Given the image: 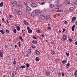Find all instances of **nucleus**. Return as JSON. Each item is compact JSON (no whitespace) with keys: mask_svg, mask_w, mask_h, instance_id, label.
<instances>
[{"mask_svg":"<svg viewBox=\"0 0 77 77\" xmlns=\"http://www.w3.org/2000/svg\"><path fill=\"white\" fill-rule=\"evenodd\" d=\"M27 57H29V55L28 54H27Z\"/></svg>","mask_w":77,"mask_h":77,"instance_id":"13d9d810","label":"nucleus"},{"mask_svg":"<svg viewBox=\"0 0 77 77\" xmlns=\"http://www.w3.org/2000/svg\"><path fill=\"white\" fill-rule=\"evenodd\" d=\"M40 18L41 20H44L45 19V14H42L40 17Z\"/></svg>","mask_w":77,"mask_h":77,"instance_id":"f03ea898","label":"nucleus"},{"mask_svg":"<svg viewBox=\"0 0 77 77\" xmlns=\"http://www.w3.org/2000/svg\"><path fill=\"white\" fill-rule=\"evenodd\" d=\"M26 11H28V12H29V11H31L30 8V7L29 6L26 7Z\"/></svg>","mask_w":77,"mask_h":77,"instance_id":"7ed1b4c3","label":"nucleus"},{"mask_svg":"<svg viewBox=\"0 0 77 77\" xmlns=\"http://www.w3.org/2000/svg\"><path fill=\"white\" fill-rule=\"evenodd\" d=\"M20 3H21V2H20V1H19L18 2V6H20Z\"/></svg>","mask_w":77,"mask_h":77,"instance_id":"c9c22d12","label":"nucleus"},{"mask_svg":"<svg viewBox=\"0 0 77 77\" xmlns=\"http://www.w3.org/2000/svg\"><path fill=\"white\" fill-rule=\"evenodd\" d=\"M24 4L26 5V6H27V2H24Z\"/></svg>","mask_w":77,"mask_h":77,"instance_id":"864d4df0","label":"nucleus"},{"mask_svg":"<svg viewBox=\"0 0 77 77\" xmlns=\"http://www.w3.org/2000/svg\"><path fill=\"white\" fill-rule=\"evenodd\" d=\"M21 68H22V69L23 68H25L26 66H20Z\"/></svg>","mask_w":77,"mask_h":77,"instance_id":"393cba45","label":"nucleus"},{"mask_svg":"<svg viewBox=\"0 0 77 77\" xmlns=\"http://www.w3.org/2000/svg\"><path fill=\"white\" fill-rule=\"evenodd\" d=\"M27 29L29 33H32V29H30V28L29 27L27 26Z\"/></svg>","mask_w":77,"mask_h":77,"instance_id":"f257e3e1","label":"nucleus"},{"mask_svg":"<svg viewBox=\"0 0 77 77\" xmlns=\"http://www.w3.org/2000/svg\"><path fill=\"white\" fill-rule=\"evenodd\" d=\"M46 75H48V76H49L50 75V72L48 71H47L46 72Z\"/></svg>","mask_w":77,"mask_h":77,"instance_id":"ddd939ff","label":"nucleus"},{"mask_svg":"<svg viewBox=\"0 0 77 77\" xmlns=\"http://www.w3.org/2000/svg\"><path fill=\"white\" fill-rule=\"evenodd\" d=\"M14 11L15 13L16 14H17V13H18V10H17L16 9H15V8L14 9Z\"/></svg>","mask_w":77,"mask_h":77,"instance_id":"412c9836","label":"nucleus"},{"mask_svg":"<svg viewBox=\"0 0 77 77\" xmlns=\"http://www.w3.org/2000/svg\"><path fill=\"white\" fill-rule=\"evenodd\" d=\"M58 32H59V33H60V32H61V31L59 30V31Z\"/></svg>","mask_w":77,"mask_h":77,"instance_id":"774afa93","label":"nucleus"},{"mask_svg":"<svg viewBox=\"0 0 77 77\" xmlns=\"http://www.w3.org/2000/svg\"><path fill=\"white\" fill-rule=\"evenodd\" d=\"M44 3H45V2H42L41 3V4L42 5H44Z\"/></svg>","mask_w":77,"mask_h":77,"instance_id":"6e6d98bb","label":"nucleus"},{"mask_svg":"<svg viewBox=\"0 0 77 77\" xmlns=\"http://www.w3.org/2000/svg\"><path fill=\"white\" fill-rule=\"evenodd\" d=\"M75 45H77V41H76L75 42Z\"/></svg>","mask_w":77,"mask_h":77,"instance_id":"bf43d9fd","label":"nucleus"},{"mask_svg":"<svg viewBox=\"0 0 77 77\" xmlns=\"http://www.w3.org/2000/svg\"><path fill=\"white\" fill-rule=\"evenodd\" d=\"M30 2V0H27V3H29Z\"/></svg>","mask_w":77,"mask_h":77,"instance_id":"09e8293b","label":"nucleus"},{"mask_svg":"<svg viewBox=\"0 0 77 77\" xmlns=\"http://www.w3.org/2000/svg\"><path fill=\"white\" fill-rule=\"evenodd\" d=\"M66 4H67V5H68L69 4H70V2L68 1V2H67L66 3Z\"/></svg>","mask_w":77,"mask_h":77,"instance_id":"58836bf2","label":"nucleus"},{"mask_svg":"<svg viewBox=\"0 0 77 77\" xmlns=\"http://www.w3.org/2000/svg\"><path fill=\"white\" fill-rule=\"evenodd\" d=\"M3 57V52L0 51V57Z\"/></svg>","mask_w":77,"mask_h":77,"instance_id":"0eeeda50","label":"nucleus"},{"mask_svg":"<svg viewBox=\"0 0 77 77\" xmlns=\"http://www.w3.org/2000/svg\"><path fill=\"white\" fill-rule=\"evenodd\" d=\"M73 9H74V8L72 7H70L69 8V10H70V11H72Z\"/></svg>","mask_w":77,"mask_h":77,"instance_id":"c85d7f7f","label":"nucleus"},{"mask_svg":"<svg viewBox=\"0 0 77 77\" xmlns=\"http://www.w3.org/2000/svg\"><path fill=\"white\" fill-rule=\"evenodd\" d=\"M46 18L47 20H48L49 18H50V17L49 16V15H47L46 16Z\"/></svg>","mask_w":77,"mask_h":77,"instance_id":"a878e982","label":"nucleus"},{"mask_svg":"<svg viewBox=\"0 0 77 77\" xmlns=\"http://www.w3.org/2000/svg\"><path fill=\"white\" fill-rule=\"evenodd\" d=\"M66 54L67 57L69 56V53H68V52L66 53Z\"/></svg>","mask_w":77,"mask_h":77,"instance_id":"473e14b6","label":"nucleus"},{"mask_svg":"<svg viewBox=\"0 0 77 77\" xmlns=\"http://www.w3.org/2000/svg\"><path fill=\"white\" fill-rule=\"evenodd\" d=\"M17 2L16 1H14L13 2V3H12V5H13L14 6H15L16 5H17Z\"/></svg>","mask_w":77,"mask_h":77,"instance_id":"20e7f679","label":"nucleus"},{"mask_svg":"<svg viewBox=\"0 0 77 77\" xmlns=\"http://www.w3.org/2000/svg\"><path fill=\"white\" fill-rule=\"evenodd\" d=\"M21 43V42H19L18 44L19 45V47H20V46H21V44H20V43Z\"/></svg>","mask_w":77,"mask_h":77,"instance_id":"4c0bfd02","label":"nucleus"},{"mask_svg":"<svg viewBox=\"0 0 77 77\" xmlns=\"http://www.w3.org/2000/svg\"><path fill=\"white\" fill-rule=\"evenodd\" d=\"M63 38L64 40H66V36L64 35L63 37Z\"/></svg>","mask_w":77,"mask_h":77,"instance_id":"aec40b11","label":"nucleus"},{"mask_svg":"<svg viewBox=\"0 0 77 77\" xmlns=\"http://www.w3.org/2000/svg\"><path fill=\"white\" fill-rule=\"evenodd\" d=\"M3 6V2H2L0 3V6L2 7V6Z\"/></svg>","mask_w":77,"mask_h":77,"instance_id":"bb28decb","label":"nucleus"},{"mask_svg":"<svg viewBox=\"0 0 77 77\" xmlns=\"http://www.w3.org/2000/svg\"><path fill=\"white\" fill-rule=\"evenodd\" d=\"M14 47L15 48H17V45H14Z\"/></svg>","mask_w":77,"mask_h":77,"instance_id":"e2e57ef3","label":"nucleus"},{"mask_svg":"<svg viewBox=\"0 0 77 77\" xmlns=\"http://www.w3.org/2000/svg\"><path fill=\"white\" fill-rule=\"evenodd\" d=\"M35 60L37 61V62H38L39 60V58L38 57H37L35 58Z\"/></svg>","mask_w":77,"mask_h":77,"instance_id":"b1692460","label":"nucleus"},{"mask_svg":"<svg viewBox=\"0 0 77 77\" xmlns=\"http://www.w3.org/2000/svg\"><path fill=\"white\" fill-rule=\"evenodd\" d=\"M50 6L51 8H53V7H54V5L53 4H51Z\"/></svg>","mask_w":77,"mask_h":77,"instance_id":"f704fd0d","label":"nucleus"},{"mask_svg":"<svg viewBox=\"0 0 77 77\" xmlns=\"http://www.w3.org/2000/svg\"><path fill=\"white\" fill-rule=\"evenodd\" d=\"M74 4L75 5H77V1H75V2Z\"/></svg>","mask_w":77,"mask_h":77,"instance_id":"ea45409f","label":"nucleus"},{"mask_svg":"<svg viewBox=\"0 0 77 77\" xmlns=\"http://www.w3.org/2000/svg\"><path fill=\"white\" fill-rule=\"evenodd\" d=\"M5 31L7 33H9V31L8 29H6Z\"/></svg>","mask_w":77,"mask_h":77,"instance_id":"49530a36","label":"nucleus"},{"mask_svg":"<svg viewBox=\"0 0 77 77\" xmlns=\"http://www.w3.org/2000/svg\"><path fill=\"white\" fill-rule=\"evenodd\" d=\"M56 11L57 12H59V8H57L56 9Z\"/></svg>","mask_w":77,"mask_h":77,"instance_id":"2f4dec72","label":"nucleus"},{"mask_svg":"<svg viewBox=\"0 0 77 77\" xmlns=\"http://www.w3.org/2000/svg\"><path fill=\"white\" fill-rule=\"evenodd\" d=\"M35 52L36 54H38V55H39V54H41V53L40 52L38 51V50H36L35 51Z\"/></svg>","mask_w":77,"mask_h":77,"instance_id":"39448f33","label":"nucleus"},{"mask_svg":"<svg viewBox=\"0 0 77 77\" xmlns=\"http://www.w3.org/2000/svg\"><path fill=\"white\" fill-rule=\"evenodd\" d=\"M32 6L33 7H36L37 6V4H35V3H32L31 4Z\"/></svg>","mask_w":77,"mask_h":77,"instance_id":"6e6552de","label":"nucleus"},{"mask_svg":"<svg viewBox=\"0 0 77 77\" xmlns=\"http://www.w3.org/2000/svg\"><path fill=\"white\" fill-rule=\"evenodd\" d=\"M6 20L7 21V23H8V24H9V21H8V20Z\"/></svg>","mask_w":77,"mask_h":77,"instance_id":"052dcab7","label":"nucleus"},{"mask_svg":"<svg viewBox=\"0 0 77 77\" xmlns=\"http://www.w3.org/2000/svg\"><path fill=\"white\" fill-rule=\"evenodd\" d=\"M32 43L33 44H38V42L36 40H33L32 41Z\"/></svg>","mask_w":77,"mask_h":77,"instance_id":"1a4fd4ad","label":"nucleus"},{"mask_svg":"<svg viewBox=\"0 0 77 77\" xmlns=\"http://www.w3.org/2000/svg\"><path fill=\"white\" fill-rule=\"evenodd\" d=\"M75 27V25H73L72 28V32L74 31V28Z\"/></svg>","mask_w":77,"mask_h":77,"instance_id":"4468645a","label":"nucleus"},{"mask_svg":"<svg viewBox=\"0 0 77 77\" xmlns=\"http://www.w3.org/2000/svg\"><path fill=\"white\" fill-rule=\"evenodd\" d=\"M61 73H62V76H64V75H65V74L64 73L62 72Z\"/></svg>","mask_w":77,"mask_h":77,"instance_id":"a18cd8bd","label":"nucleus"},{"mask_svg":"<svg viewBox=\"0 0 77 77\" xmlns=\"http://www.w3.org/2000/svg\"><path fill=\"white\" fill-rule=\"evenodd\" d=\"M74 75L75 77H77V70H75Z\"/></svg>","mask_w":77,"mask_h":77,"instance_id":"dca6fc26","label":"nucleus"},{"mask_svg":"<svg viewBox=\"0 0 77 77\" xmlns=\"http://www.w3.org/2000/svg\"><path fill=\"white\" fill-rule=\"evenodd\" d=\"M0 32L2 34H5V31L3 29L0 30Z\"/></svg>","mask_w":77,"mask_h":77,"instance_id":"2eb2a0df","label":"nucleus"},{"mask_svg":"<svg viewBox=\"0 0 77 77\" xmlns=\"http://www.w3.org/2000/svg\"><path fill=\"white\" fill-rule=\"evenodd\" d=\"M34 12L36 14V13H38V10H36L34 12Z\"/></svg>","mask_w":77,"mask_h":77,"instance_id":"72a5a7b5","label":"nucleus"},{"mask_svg":"<svg viewBox=\"0 0 77 77\" xmlns=\"http://www.w3.org/2000/svg\"><path fill=\"white\" fill-rule=\"evenodd\" d=\"M75 20H76V17H74L72 18V21H73V22H74Z\"/></svg>","mask_w":77,"mask_h":77,"instance_id":"9b49d317","label":"nucleus"},{"mask_svg":"<svg viewBox=\"0 0 77 77\" xmlns=\"http://www.w3.org/2000/svg\"><path fill=\"white\" fill-rule=\"evenodd\" d=\"M24 23L25 24H26V25H28L29 24V23L27 22V21L25 20H24Z\"/></svg>","mask_w":77,"mask_h":77,"instance_id":"f3484780","label":"nucleus"},{"mask_svg":"<svg viewBox=\"0 0 77 77\" xmlns=\"http://www.w3.org/2000/svg\"><path fill=\"white\" fill-rule=\"evenodd\" d=\"M26 68H28L29 66V64L28 63H26Z\"/></svg>","mask_w":77,"mask_h":77,"instance_id":"e433bc0d","label":"nucleus"},{"mask_svg":"<svg viewBox=\"0 0 77 77\" xmlns=\"http://www.w3.org/2000/svg\"><path fill=\"white\" fill-rule=\"evenodd\" d=\"M20 39H21V41H23V38H22V37L21 36L20 37Z\"/></svg>","mask_w":77,"mask_h":77,"instance_id":"37998d69","label":"nucleus"},{"mask_svg":"<svg viewBox=\"0 0 77 77\" xmlns=\"http://www.w3.org/2000/svg\"><path fill=\"white\" fill-rule=\"evenodd\" d=\"M4 20H5V19H4V18H3L2 19V20H3V21H4V23H6V22H5V21Z\"/></svg>","mask_w":77,"mask_h":77,"instance_id":"603ef678","label":"nucleus"},{"mask_svg":"<svg viewBox=\"0 0 77 77\" xmlns=\"http://www.w3.org/2000/svg\"><path fill=\"white\" fill-rule=\"evenodd\" d=\"M13 65H16L17 64V61H15V59H14V62L13 63Z\"/></svg>","mask_w":77,"mask_h":77,"instance_id":"6ab92c4d","label":"nucleus"},{"mask_svg":"<svg viewBox=\"0 0 77 77\" xmlns=\"http://www.w3.org/2000/svg\"><path fill=\"white\" fill-rule=\"evenodd\" d=\"M59 12H63V11L62 10H60Z\"/></svg>","mask_w":77,"mask_h":77,"instance_id":"de8ad7c7","label":"nucleus"},{"mask_svg":"<svg viewBox=\"0 0 77 77\" xmlns=\"http://www.w3.org/2000/svg\"><path fill=\"white\" fill-rule=\"evenodd\" d=\"M69 42H72V40L71 38H69Z\"/></svg>","mask_w":77,"mask_h":77,"instance_id":"c03bdc74","label":"nucleus"},{"mask_svg":"<svg viewBox=\"0 0 77 77\" xmlns=\"http://www.w3.org/2000/svg\"><path fill=\"white\" fill-rule=\"evenodd\" d=\"M58 75H59V76H60V75H61V74L60 73V72H59L58 74Z\"/></svg>","mask_w":77,"mask_h":77,"instance_id":"79ce46f5","label":"nucleus"},{"mask_svg":"<svg viewBox=\"0 0 77 77\" xmlns=\"http://www.w3.org/2000/svg\"><path fill=\"white\" fill-rule=\"evenodd\" d=\"M66 62H67L66 60H63L62 61V63L63 64H65V63H66Z\"/></svg>","mask_w":77,"mask_h":77,"instance_id":"9d476101","label":"nucleus"},{"mask_svg":"<svg viewBox=\"0 0 77 77\" xmlns=\"http://www.w3.org/2000/svg\"><path fill=\"white\" fill-rule=\"evenodd\" d=\"M37 33H40V30L39 29H38L37 31Z\"/></svg>","mask_w":77,"mask_h":77,"instance_id":"3c124183","label":"nucleus"},{"mask_svg":"<svg viewBox=\"0 0 77 77\" xmlns=\"http://www.w3.org/2000/svg\"><path fill=\"white\" fill-rule=\"evenodd\" d=\"M17 14H18L19 15H21V14H22V12L20 11H19L17 12Z\"/></svg>","mask_w":77,"mask_h":77,"instance_id":"4be33fe9","label":"nucleus"},{"mask_svg":"<svg viewBox=\"0 0 77 77\" xmlns=\"http://www.w3.org/2000/svg\"><path fill=\"white\" fill-rule=\"evenodd\" d=\"M16 69H17V70H18V68L17 67L16 68Z\"/></svg>","mask_w":77,"mask_h":77,"instance_id":"69168bd1","label":"nucleus"},{"mask_svg":"<svg viewBox=\"0 0 77 77\" xmlns=\"http://www.w3.org/2000/svg\"><path fill=\"white\" fill-rule=\"evenodd\" d=\"M69 63L67 64V65L66 66V67H67V68H69Z\"/></svg>","mask_w":77,"mask_h":77,"instance_id":"c756f323","label":"nucleus"},{"mask_svg":"<svg viewBox=\"0 0 77 77\" xmlns=\"http://www.w3.org/2000/svg\"><path fill=\"white\" fill-rule=\"evenodd\" d=\"M13 32H14V33H17V30H16L15 29H14Z\"/></svg>","mask_w":77,"mask_h":77,"instance_id":"7c9ffc66","label":"nucleus"},{"mask_svg":"<svg viewBox=\"0 0 77 77\" xmlns=\"http://www.w3.org/2000/svg\"><path fill=\"white\" fill-rule=\"evenodd\" d=\"M17 29L18 31H20V27L19 26L17 27Z\"/></svg>","mask_w":77,"mask_h":77,"instance_id":"a211bd4d","label":"nucleus"},{"mask_svg":"<svg viewBox=\"0 0 77 77\" xmlns=\"http://www.w3.org/2000/svg\"><path fill=\"white\" fill-rule=\"evenodd\" d=\"M60 6V3H57V7H59Z\"/></svg>","mask_w":77,"mask_h":77,"instance_id":"cd10ccee","label":"nucleus"},{"mask_svg":"<svg viewBox=\"0 0 77 77\" xmlns=\"http://www.w3.org/2000/svg\"><path fill=\"white\" fill-rule=\"evenodd\" d=\"M5 48H8V47H7V46H6V45L5 46Z\"/></svg>","mask_w":77,"mask_h":77,"instance_id":"0e129e2a","label":"nucleus"},{"mask_svg":"<svg viewBox=\"0 0 77 77\" xmlns=\"http://www.w3.org/2000/svg\"><path fill=\"white\" fill-rule=\"evenodd\" d=\"M32 38H34V39H37V38H36V37L33 36L32 37Z\"/></svg>","mask_w":77,"mask_h":77,"instance_id":"8fccbe9b","label":"nucleus"},{"mask_svg":"<svg viewBox=\"0 0 77 77\" xmlns=\"http://www.w3.org/2000/svg\"><path fill=\"white\" fill-rule=\"evenodd\" d=\"M66 29H63V32H65V31Z\"/></svg>","mask_w":77,"mask_h":77,"instance_id":"4d7b16f0","label":"nucleus"},{"mask_svg":"<svg viewBox=\"0 0 77 77\" xmlns=\"http://www.w3.org/2000/svg\"><path fill=\"white\" fill-rule=\"evenodd\" d=\"M67 21H65V22H64V24H67Z\"/></svg>","mask_w":77,"mask_h":77,"instance_id":"5fc2aeb1","label":"nucleus"},{"mask_svg":"<svg viewBox=\"0 0 77 77\" xmlns=\"http://www.w3.org/2000/svg\"><path fill=\"white\" fill-rule=\"evenodd\" d=\"M35 15H36V14L35 13V12H32L31 14V16L32 17H34Z\"/></svg>","mask_w":77,"mask_h":77,"instance_id":"f8f14e48","label":"nucleus"},{"mask_svg":"<svg viewBox=\"0 0 77 77\" xmlns=\"http://www.w3.org/2000/svg\"><path fill=\"white\" fill-rule=\"evenodd\" d=\"M17 74V73L15 71H14L13 73H12V76H14V75H16Z\"/></svg>","mask_w":77,"mask_h":77,"instance_id":"423d86ee","label":"nucleus"},{"mask_svg":"<svg viewBox=\"0 0 77 77\" xmlns=\"http://www.w3.org/2000/svg\"><path fill=\"white\" fill-rule=\"evenodd\" d=\"M32 51H31V50H30V49H29L28 50V53H29L30 54V53H31V52Z\"/></svg>","mask_w":77,"mask_h":77,"instance_id":"5701e85b","label":"nucleus"},{"mask_svg":"<svg viewBox=\"0 0 77 77\" xmlns=\"http://www.w3.org/2000/svg\"><path fill=\"white\" fill-rule=\"evenodd\" d=\"M9 17L10 18H11V17H12V16H11V15H9Z\"/></svg>","mask_w":77,"mask_h":77,"instance_id":"680f3d73","label":"nucleus"},{"mask_svg":"<svg viewBox=\"0 0 77 77\" xmlns=\"http://www.w3.org/2000/svg\"><path fill=\"white\" fill-rule=\"evenodd\" d=\"M47 29H48V30H51V27L48 26L47 27Z\"/></svg>","mask_w":77,"mask_h":77,"instance_id":"a19ab883","label":"nucleus"},{"mask_svg":"<svg viewBox=\"0 0 77 77\" xmlns=\"http://www.w3.org/2000/svg\"><path fill=\"white\" fill-rule=\"evenodd\" d=\"M42 36L43 37H44V36L43 34H42Z\"/></svg>","mask_w":77,"mask_h":77,"instance_id":"338daca9","label":"nucleus"}]
</instances>
